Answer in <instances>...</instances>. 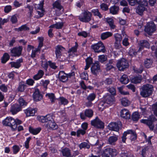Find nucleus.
I'll return each instance as SVG.
<instances>
[{"label":"nucleus","mask_w":157,"mask_h":157,"mask_svg":"<svg viewBox=\"0 0 157 157\" xmlns=\"http://www.w3.org/2000/svg\"><path fill=\"white\" fill-rule=\"evenodd\" d=\"M117 153V151L114 149L108 148L105 150L104 154L106 157H114Z\"/></svg>","instance_id":"9d476101"},{"label":"nucleus","mask_w":157,"mask_h":157,"mask_svg":"<svg viewBox=\"0 0 157 157\" xmlns=\"http://www.w3.org/2000/svg\"><path fill=\"white\" fill-rule=\"evenodd\" d=\"M21 110V107L18 104H15L11 106L10 111L14 115Z\"/></svg>","instance_id":"2eb2a0df"},{"label":"nucleus","mask_w":157,"mask_h":157,"mask_svg":"<svg viewBox=\"0 0 157 157\" xmlns=\"http://www.w3.org/2000/svg\"><path fill=\"white\" fill-rule=\"evenodd\" d=\"M91 13L88 11H85L83 13V16L79 17V20L82 22H88L91 20Z\"/></svg>","instance_id":"f8f14e48"},{"label":"nucleus","mask_w":157,"mask_h":157,"mask_svg":"<svg viewBox=\"0 0 157 157\" xmlns=\"http://www.w3.org/2000/svg\"><path fill=\"white\" fill-rule=\"evenodd\" d=\"M78 46V44L77 43L75 42V45L71 48L69 49L68 52H75L77 51V48Z\"/></svg>","instance_id":"052dcab7"},{"label":"nucleus","mask_w":157,"mask_h":157,"mask_svg":"<svg viewBox=\"0 0 157 157\" xmlns=\"http://www.w3.org/2000/svg\"><path fill=\"white\" fill-rule=\"evenodd\" d=\"M98 60L101 63H103L106 61L107 60V57L104 55H101L99 56H98Z\"/></svg>","instance_id":"c03bdc74"},{"label":"nucleus","mask_w":157,"mask_h":157,"mask_svg":"<svg viewBox=\"0 0 157 157\" xmlns=\"http://www.w3.org/2000/svg\"><path fill=\"white\" fill-rule=\"evenodd\" d=\"M46 96L49 98L52 103H53L54 102L55 98L54 94L52 93H48L46 94Z\"/></svg>","instance_id":"58836bf2"},{"label":"nucleus","mask_w":157,"mask_h":157,"mask_svg":"<svg viewBox=\"0 0 157 157\" xmlns=\"http://www.w3.org/2000/svg\"><path fill=\"white\" fill-rule=\"evenodd\" d=\"M139 50H141L144 47L149 48L150 44L146 40H142L139 41Z\"/></svg>","instance_id":"f3484780"},{"label":"nucleus","mask_w":157,"mask_h":157,"mask_svg":"<svg viewBox=\"0 0 157 157\" xmlns=\"http://www.w3.org/2000/svg\"><path fill=\"white\" fill-rule=\"evenodd\" d=\"M21 121L17 119L15 120L11 117H7L2 121L3 124L10 127L13 130H15L18 125L21 124Z\"/></svg>","instance_id":"f03ea898"},{"label":"nucleus","mask_w":157,"mask_h":157,"mask_svg":"<svg viewBox=\"0 0 157 157\" xmlns=\"http://www.w3.org/2000/svg\"><path fill=\"white\" fill-rule=\"evenodd\" d=\"M142 79L140 76L135 77L132 79V82L135 83H140L141 82Z\"/></svg>","instance_id":"4c0bfd02"},{"label":"nucleus","mask_w":157,"mask_h":157,"mask_svg":"<svg viewBox=\"0 0 157 157\" xmlns=\"http://www.w3.org/2000/svg\"><path fill=\"white\" fill-rule=\"evenodd\" d=\"M128 53L130 56H133L134 55H136V52L134 49L132 48H130L128 52Z\"/></svg>","instance_id":"4d7b16f0"},{"label":"nucleus","mask_w":157,"mask_h":157,"mask_svg":"<svg viewBox=\"0 0 157 157\" xmlns=\"http://www.w3.org/2000/svg\"><path fill=\"white\" fill-rule=\"evenodd\" d=\"M80 76L81 78L82 79L87 80L88 78V75L87 73H82L80 74Z\"/></svg>","instance_id":"680f3d73"},{"label":"nucleus","mask_w":157,"mask_h":157,"mask_svg":"<svg viewBox=\"0 0 157 157\" xmlns=\"http://www.w3.org/2000/svg\"><path fill=\"white\" fill-rule=\"evenodd\" d=\"M121 116L124 118L129 119L130 117V114L128 110L124 109L121 111Z\"/></svg>","instance_id":"aec40b11"},{"label":"nucleus","mask_w":157,"mask_h":157,"mask_svg":"<svg viewBox=\"0 0 157 157\" xmlns=\"http://www.w3.org/2000/svg\"><path fill=\"white\" fill-rule=\"evenodd\" d=\"M132 120L133 121H137L140 118L138 112L134 113L132 116Z\"/></svg>","instance_id":"ea45409f"},{"label":"nucleus","mask_w":157,"mask_h":157,"mask_svg":"<svg viewBox=\"0 0 157 157\" xmlns=\"http://www.w3.org/2000/svg\"><path fill=\"white\" fill-rule=\"evenodd\" d=\"M36 111L37 109H32L31 108H29L25 110V113L27 117L33 116Z\"/></svg>","instance_id":"412c9836"},{"label":"nucleus","mask_w":157,"mask_h":157,"mask_svg":"<svg viewBox=\"0 0 157 157\" xmlns=\"http://www.w3.org/2000/svg\"><path fill=\"white\" fill-rule=\"evenodd\" d=\"M59 78L60 81L63 82H65L68 80V76L67 75Z\"/></svg>","instance_id":"338daca9"},{"label":"nucleus","mask_w":157,"mask_h":157,"mask_svg":"<svg viewBox=\"0 0 157 157\" xmlns=\"http://www.w3.org/2000/svg\"><path fill=\"white\" fill-rule=\"evenodd\" d=\"M117 66L119 70L123 71L124 69L128 67L129 64L126 60L124 58H122L117 61Z\"/></svg>","instance_id":"39448f33"},{"label":"nucleus","mask_w":157,"mask_h":157,"mask_svg":"<svg viewBox=\"0 0 157 157\" xmlns=\"http://www.w3.org/2000/svg\"><path fill=\"white\" fill-rule=\"evenodd\" d=\"M92 125L98 128H103L104 127V124L98 117L92 121L91 122Z\"/></svg>","instance_id":"1a4fd4ad"},{"label":"nucleus","mask_w":157,"mask_h":157,"mask_svg":"<svg viewBox=\"0 0 157 157\" xmlns=\"http://www.w3.org/2000/svg\"><path fill=\"white\" fill-rule=\"evenodd\" d=\"M29 28L26 25H23L18 28L15 29V31L18 32L29 30Z\"/></svg>","instance_id":"cd10ccee"},{"label":"nucleus","mask_w":157,"mask_h":157,"mask_svg":"<svg viewBox=\"0 0 157 157\" xmlns=\"http://www.w3.org/2000/svg\"><path fill=\"white\" fill-rule=\"evenodd\" d=\"M118 89L119 92L122 94H123L124 95L129 94V93L128 92L124 91H123L122 88L121 87L118 88Z\"/></svg>","instance_id":"e2e57ef3"},{"label":"nucleus","mask_w":157,"mask_h":157,"mask_svg":"<svg viewBox=\"0 0 157 157\" xmlns=\"http://www.w3.org/2000/svg\"><path fill=\"white\" fill-rule=\"evenodd\" d=\"M119 9V6L114 5L109 9L110 13L113 14H117L118 13Z\"/></svg>","instance_id":"4be33fe9"},{"label":"nucleus","mask_w":157,"mask_h":157,"mask_svg":"<svg viewBox=\"0 0 157 157\" xmlns=\"http://www.w3.org/2000/svg\"><path fill=\"white\" fill-rule=\"evenodd\" d=\"M12 67H14L16 68H19L20 66V64L18 62H11L10 63Z\"/></svg>","instance_id":"8fccbe9b"},{"label":"nucleus","mask_w":157,"mask_h":157,"mask_svg":"<svg viewBox=\"0 0 157 157\" xmlns=\"http://www.w3.org/2000/svg\"><path fill=\"white\" fill-rule=\"evenodd\" d=\"M112 35V34L111 33L106 32L102 33L101 35V37L102 40H105Z\"/></svg>","instance_id":"c9c22d12"},{"label":"nucleus","mask_w":157,"mask_h":157,"mask_svg":"<svg viewBox=\"0 0 157 157\" xmlns=\"http://www.w3.org/2000/svg\"><path fill=\"white\" fill-rule=\"evenodd\" d=\"M122 126L121 122L118 121L117 122H113L110 123L109 125V128L110 130L118 132Z\"/></svg>","instance_id":"6e6552de"},{"label":"nucleus","mask_w":157,"mask_h":157,"mask_svg":"<svg viewBox=\"0 0 157 157\" xmlns=\"http://www.w3.org/2000/svg\"><path fill=\"white\" fill-rule=\"evenodd\" d=\"M25 87L26 85L23 82H20L18 88V91L21 92H23Z\"/></svg>","instance_id":"a19ab883"},{"label":"nucleus","mask_w":157,"mask_h":157,"mask_svg":"<svg viewBox=\"0 0 157 157\" xmlns=\"http://www.w3.org/2000/svg\"><path fill=\"white\" fill-rule=\"evenodd\" d=\"M152 110L154 112V114L157 117V102L153 105Z\"/></svg>","instance_id":"3c124183"},{"label":"nucleus","mask_w":157,"mask_h":157,"mask_svg":"<svg viewBox=\"0 0 157 157\" xmlns=\"http://www.w3.org/2000/svg\"><path fill=\"white\" fill-rule=\"evenodd\" d=\"M145 6H138L136 9V12L139 15H142L144 11L145 10Z\"/></svg>","instance_id":"393cba45"},{"label":"nucleus","mask_w":157,"mask_h":157,"mask_svg":"<svg viewBox=\"0 0 157 157\" xmlns=\"http://www.w3.org/2000/svg\"><path fill=\"white\" fill-rule=\"evenodd\" d=\"M22 49V47L21 46L13 48L11 50V56L15 57L20 56L21 54Z\"/></svg>","instance_id":"ddd939ff"},{"label":"nucleus","mask_w":157,"mask_h":157,"mask_svg":"<svg viewBox=\"0 0 157 157\" xmlns=\"http://www.w3.org/2000/svg\"><path fill=\"white\" fill-rule=\"evenodd\" d=\"M53 8L56 9V13L58 16H59L63 12V7L61 5V2L60 0H57L55 2L52 4Z\"/></svg>","instance_id":"20e7f679"},{"label":"nucleus","mask_w":157,"mask_h":157,"mask_svg":"<svg viewBox=\"0 0 157 157\" xmlns=\"http://www.w3.org/2000/svg\"><path fill=\"white\" fill-rule=\"evenodd\" d=\"M43 2L40 3V4H39V7H38V9L41 10V12H40L39 11H37V12L38 13V14L40 15L39 17H42L44 14L43 13V12L44 11L42 9L43 8Z\"/></svg>","instance_id":"f704fd0d"},{"label":"nucleus","mask_w":157,"mask_h":157,"mask_svg":"<svg viewBox=\"0 0 157 157\" xmlns=\"http://www.w3.org/2000/svg\"><path fill=\"white\" fill-rule=\"evenodd\" d=\"M108 91L111 94L112 96L116 94V90L113 87H111L108 89Z\"/></svg>","instance_id":"0e129e2a"},{"label":"nucleus","mask_w":157,"mask_h":157,"mask_svg":"<svg viewBox=\"0 0 157 157\" xmlns=\"http://www.w3.org/2000/svg\"><path fill=\"white\" fill-rule=\"evenodd\" d=\"M99 64V61H95L91 67V72L94 75H97L100 70Z\"/></svg>","instance_id":"4468645a"},{"label":"nucleus","mask_w":157,"mask_h":157,"mask_svg":"<svg viewBox=\"0 0 157 157\" xmlns=\"http://www.w3.org/2000/svg\"><path fill=\"white\" fill-rule=\"evenodd\" d=\"M108 7V6L105 3H102L100 5V8L102 10L105 11L109 9Z\"/></svg>","instance_id":"09e8293b"},{"label":"nucleus","mask_w":157,"mask_h":157,"mask_svg":"<svg viewBox=\"0 0 157 157\" xmlns=\"http://www.w3.org/2000/svg\"><path fill=\"white\" fill-rule=\"evenodd\" d=\"M156 26L153 22L148 23L147 26L145 27L144 30L148 34L151 35L156 30Z\"/></svg>","instance_id":"9b49d317"},{"label":"nucleus","mask_w":157,"mask_h":157,"mask_svg":"<svg viewBox=\"0 0 157 157\" xmlns=\"http://www.w3.org/2000/svg\"><path fill=\"white\" fill-rule=\"evenodd\" d=\"M40 121L42 123H45L44 126L48 130H54L57 128V125L54 122L52 116L50 114L47 115L45 116L40 117Z\"/></svg>","instance_id":"f257e3e1"},{"label":"nucleus","mask_w":157,"mask_h":157,"mask_svg":"<svg viewBox=\"0 0 157 157\" xmlns=\"http://www.w3.org/2000/svg\"><path fill=\"white\" fill-rule=\"evenodd\" d=\"M129 89L132 90L133 92L136 91V87L134 85L130 84L126 86Z\"/></svg>","instance_id":"69168bd1"},{"label":"nucleus","mask_w":157,"mask_h":157,"mask_svg":"<svg viewBox=\"0 0 157 157\" xmlns=\"http://www.w3.org/2000/svg\"><path fill=\"white\" fill-rule=\"evenodd\" d=\"M95 94L94 93H92L87 97L86 99L88 101H92L95 99Z\"/></svg>","instance_id":"79ce46f5"},{"label":"nucleus","mask_w":157,"mask_h":157,"mask_svg":"<svg viewBox=\"0 0 157 157\" xmlns=\"http://www.w3.org/2000/svg\"><path fill=\"white\" fill-rule=\"evenodd\" d=\"M79 147L80 149L82 148L88 149L90 148V146L89 143L83 142L80 144L79 145Z\"/></svg>","instance_id":"c85d7f7f"},{"label":"nucleus","mask_w":157,"mask_h":157,"mask_svg":"<svg viewBox=\"0 0 157 157\" xmlns=\"http://www.w3.org/2000/svg\"><path fill=\"white\" fill-rule=\"evenodd\" d=\"M86 133V132L85 130H83L82 129H79L77 131L76 135L77 137H79L81 135H83Z\"/></svg>","instance_id":"49530a36"},{"label":"nucleus","mask_w":157,"mask_h":157,"mask_svg":"<svg viewBox=\"0 0 157 157\" xmlns=\"http://www.w3.org/2000/svg\"><path fill=\"white\" fill-rule=\"evenodd\" d=\"M9 55L7 53H5L1 58L2 63H5L10 59Z\"/></svg>","instance_id":"c756f323"},{"label":"nucleus","mask_w":157,"mask_h":157,"mask_svg":"<svg viewBox=\"0 0 157 157\" xmlns=\"http://www.w3.org/2000/svg\"><path fill=\"white\" fill-rule=\"evenodd\" d=\"M92 11L95 15L97 16H98L100 18L102 17V15L99 12L98 9H96L93 10H92Z\"/></svg>","instance_id":"864d4df0"},{"label":"nucleus","mask_w":157,"mask_h":157,"mask_svg":"<svg viewBox=\"0 0 157 157\" xmlns=\"http://www.w3.org/2000/svg\"><path fill=\"white\" fill-rule=\"evenodd\" d=\"M41 128H36V129L33 128L31 127L29 128V131L30 132L33 134H37L40 131Z\"/></svg>","instance_id":"7c9ffc66"},{"label":"nucleus","mask_w":157,"mask_h":157,"mask_svg":"<svg viewBox=\"0 0 157 157\" xmlns=\"http://www.w3.org/2000/svg\"><path fill=\"white\" fill-rule=\"evenodd\" d=\"M114 37L116 40V41L121 42L122 40L121 36L119 33H116L114 35Z\"/></svg>","instance_id":"a18cd8bd"},{"label":"nucleus","mask_w":157,"mask_h":157,"mask_svg":"<svg viewBox=\"0 0 157 157\" xmlns=\"http://www.w3.org/2000/svg\"><path fill=\"white\" fill-rule=\"evenodd\" d=\"M91 48L96 52L99 53L102 52L104 53L106 51L105 47L101 42H99L97 44L92 45Z\"/></svg>","instance_id":"423d86ee"},{"label":"nucleus","mask_w":157,"mask_h":157,"mask_svg":"<svg viewBox=\"0 0 157 157\" xmlns=\"http://www.w3.org/2000/svg\"><path fill=\"white\" fill-rule=\"evenodd\" d=\"M64 48L60 45L57 46L56 48L55 53L57 58L59 57L61 55V52Z\"/></svg>","instance_id":"5701e85b"},{"label":"nucleus","mask_w":157,"mask_h":157,"mask_svg":"<svg viewBox=\"0 0 157 157\" xmlns=\"http://www.w3.org/2000/svg\"><path fill=\"white\" fill-rule=\"evenodd\" d=\"M121 103L124 106H128L130 104V102L126 98H123L121 99Z\"/></svg>","instance_id":"e433bc0d"},{"label":"nucleus","mask_w":157,"mask_h":157,"mask_svg":"<svg viewBox=\"0 0 157 157\" xmlns=\"http://www.w3.org/2000/svg\"><path fill=\"white\" fill-rule=\"evenodd\" d=\"M50 81L48 80H42L41 81L40 84L45 88H47L48 85Z\"/></svg>","instance_id":"6e6d98bb"},{"label":"nucleus","mask_w":157,"mask_h":157,"mask_svg":"<svg viewBox=\"0 0 157 157\" xmlns=\"http://www.w3.org/2000/svg\"><path fill=\"white\" fill-rule=\"evenodd\" d=\"M118 136L114 135L109 137L108 140V143L111 145H115V143L118 140Z\"/></svg>","instance_id":"a211bd4d"},{"label":"nucleus","mask_w":157,"mask_h":157,"mask_svg":"<svg viewBox=\"0 0 157 157\" xmlns=\"http://www.w3.org/2000/svg\"><path fill=\"white\" fill-rule=\"evenodd\" d=\"M149 120L142 119L140 121L143 123L145 124L148 126L151 130H153L154 125L153 124V122L157 121V119L153 115L149 117Z\"/></svg>","instance_id":"0eeeda50"},{"label":"nucleus","mask_w":157,"mask_h":157,"mask_svg":"<svg viewBox=\"0 0 157 157\" xmlns=\"http://www.w3.org/2000/svg\"><path fill=\"white\" fill-rule=\"evenodd\" d=\"M142 90L140 93V95L144 98H147L151 94L153 90V87L151 85L147 84L143 86Z\"/></svg>","instance_id":"7ed1b4c3"},{"label":"nucleus","mask_w":157,"mask_h":157,"mask_svg":"<svg viewBox=\"0 0 157 157\" xmlns=\"http://www.w3.org/2000/svg\"><path fill=\"white\" fill-rule=\"evenodd\" d=\"M19 103L21 108L24 105H26L27 104V103L22 98H20L18 100Z\"/></svg>","instance_id":"37998d69"},{"label":"nucleus","mask_w":157,"mask_h":157,"mask_svg":"<svg viewBox=\"0 0 157 157\" xmlns=\"http://www.w3.org/2000/svg\"><path fill=\"white\" fill-rule=\"evenodd\" d=\"M84 113L86 116L90 118L93 116V112L92 109H89L86 110L85 111Z\"/></svg>","instance_id":"473e14b6"},{"label":"nucleus","mask_w":157,"mask_h":157,"mask_svg":"<svg viewBox=\"0 0 157 157\" xmlns=\"http://www.w3.org/2000/svg\"><path fill=\"white\" fill-rule=\"evenodd\" d=\"M128 39L127 37H125L122 41V43L125 46H128L129 43L128 42Z\"/></svg>","instance_id":"774afa93"},{"label":"nucleus","mask_w":157,"mask_h":157,"mask_svg":"<svg viewBox=\"0 0 157 157\" xmlns=\"http://www.w3.org/2000/svg\"><path fill=\"white\" fill-rule=\"evenodd\" d=\"M148 150L147 147H144L141 150V155L142 157H145L146 155V151Z\"/></svg>","instance_id":"bf43d9fd"},{"label":"nucleus","mask_w":157,"mask_h":157,"mask_svg":"<svg viewBox=\"0 0 157 157\" xmlns=\"http://www.w3.org/2000/svg\"><path fill=\"white\" fill-rule=\"evenodd\" d=\"M136 3L139 6H147L148 5L147 2L146 0H136Z\"/></svg>","instance_id":"72a5a7b5"},{"label":"nucleus","mask_w":157,"mask_h":157,"mask_svg":"<svg viewBox=\"0 0 157 157\" xmlns=\"http://www.w3.org/2000/svg\"><path fill=\"white\" fill-rule=\"evenodd\" d=\"M106 21L111 29H114L115 28V26L114 25V21L112 19L109 18H108L106 19Z\"/></svg>","instance_id":"2f4dec72"},{"label":"nucleus","mask_w":157,"mask_h":157,"mask_svg":"<svg viewBox=\"0 0 157 157\" xmlns=\"http://www.w3.org/2000/svg\"><path fill=\"white\" fill-rule=\"evenodd\" d=\"M59 100L61 105H65L67 104L68 103L67 100L63 97H60L59 98Z\"/></svg>","instance_id":"5fc2aeb1"},{"label":"nucleus","mask_w":157,"mask_h":157,"mask_svg":"<svg viewBox=\"0 0 157 157\" xmlns=\"http://www.w3.org/2000/svg\"><path fill=\"white\" fill-rule=\"evenodd\" d=\"M128 134H130V139L132 141L135 140L136 138V132L132 130H128L127 131Z\"/></svg>","instance_id":"b1692460"},{"label":"nucleus","mask_w":157,"mask_h":157,"mask_svg":"<svg viewBox=\"0 0 157 157\" xmlns=\"http://www.w3.org/2000/svg\"><path fill=\"white\" fill-rule=\"evenodd\" d=\"M63 155L67 157H71L70 150L67 148H65L62 150Z\"/></svg>","instance_id":"a878e982"},{"label":"nucleus","mask_w":157,"mask_h":157,"mask_svg":"<svg viewBox=\"0 0 157 157\" xmlns=\"http://www.w3.org/2000/svg\"><path fill=\"white\" fill-rule=\"evenodd\" d=\"M114 98L113 96L107 94L104 97L103 100L104 102L108 104H111L114 101Z\"/></svg>","instance_id":"dca6fc26"},{"label":"nucleus","mask_w":157,"mask_h":157,"mask_svg":"<svg viewBox=\"0 0 157 157\" xmlns=\"http://www.w3.org/2000/svg\"><path fill=\"white\" fill-rule=\"evenodd\" d=\"M113 82V80L112 78H107L103 82L104 84L106 85H109L111 84Z\"/></svg>","instance_id":"603ef678"},{"label":"nucleus","mask_w":157,"mask_h":157,"mask_svg":"<svg viewBox=\"0 0 157 157\" xmlns=\"http://www.w3.org/2000/svg\"><path fill=\"white\" fill-rule=\"evenodd\" d=\"M144 65L147 68H149L151 65L152 61L150 59H147L146 60L144 61Z\"/></svg>","instance_id":"de8ad7c7"},{"label":"nucleus","mask_w":157,"mask_h":157,"mask_svg":"<svg viewBox=\"0 0 157 157\" xmlns=\"http://www.w3.org/2000/svg\"><path fill=\"white\" fill-rule=\"evenodd\" d=\"M120 81L122 83L126 84L129 82V80L126 75H122L120 78Z\"/></svg>","instance_id":"bb28decb"},{"label":"nucleus","mask_w":157,"mask_h":157,"mask_svg":"<svg viewBox=\"0 0 157 157\" xmlns=\"http://www.w3.org/2000/svg\"><path fill=\"white\" fill-rule=\"evenodd\" d=\"M13 153L14 154L17 153L20 149L19 147L17 145H15L13 147Z\"/></svg>","instance_id":"13d9d810"},{"label":"nucleus","mask_w":157,"mask_h":157,"mask_svg":"<svg viewBox=\"0 0 157 157\" xmlns=\"http://www.w3.org/2000/svg\"><path fill=\"white\" fill-rule=\"evenodd\" d=\"M33 97L34 100L36 101H38L42 98V96L40 93L38 89H36L34 92Z\"/></svg>","instance_id":"6ab92c4d"}]
</instances>
